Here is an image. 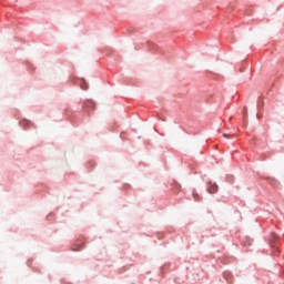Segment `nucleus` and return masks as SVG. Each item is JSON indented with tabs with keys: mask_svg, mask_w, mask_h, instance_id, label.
<instances>
[{
	"mask_svg": "<svg viewBox=\"0 0 284 284\" xmlns=\"http://www.w3.org/2000/svg\"><path fill=\"white\" fill-rule=\"evenodd\" d=\"M207 192L209 194H216V192H219V185L216 183L209 182Z\"/></svg>",
	"mask_w": 284,
	"mask_h": 284,
	"instance_id": "nucleus-1",
	"label": "nucleus"
},
{
	"mask_svg": "<svg viewBox=\"0 0 284 284\" xmlns=\"http://www.w3.org/2000/svg\"><path fill=\"white\" fill-rule=\"evenodd\" d=\"M83 108H94V102L92 100H88L87 102H84Z\"/></svg>",
	"mask_w": 284,
	"mask_h": 284,
	"instance_id": "nucleus-2",
	"label": "nucleus"
},
{
	"mask_svg": "<svg viewBox=\"0 0 284 284\" xmlns=\"http://www.w3.org/2000/svg\"><path fill=\"white\" fill-rule=\"evenodd\" d=\"M80 88L81 90H88V83H85L84 81H81Z\"/></svg>",
	"mask_w": 284,
	"mask_h": 284,
	"instance_id": "nucleus-3",
	"label": "nucleus"
},
{
	"mask_svg": "<svg viewBox=\"0 0 284 284\" xmlns=\"http://www.w3.org/2000/svg\"><path fill=\"white\" fill-rule=\"evenodd\" d=\"M73 252H79V250H81V246L77 245L75 247L72 248Z\"/></svg>",
	"mask_w": 284,
	"mask_h": 284,
	"instance_id": "nucleus-4",
	"label": "nucleus"
},
{
	"mask_svg": "<svg viewBox=\"0 0 284 284\" xmlns=\"http://www.w3.org/2000/svg\"><path fill=\"white\" fill-rule=\"evenodd\" d=\"M193 196H194V199H197V197H199V194L193 193Z\"/></svg>",
	"mask_w": 284,
	"mask_h": 284,
	"instance_id": "nucleus-5",
	"label": "nucleus"
},
{
	"mask_svg": "<svg viewBox=\"0 0 284 284\" xmlns=\"http://www.w3.org/2000/svg\"><path fill=\"white\" fill-rule=\"evenodd\" d=\"M225 139H227L229 136H232V135H230V134H224L223 135Z\"/></svg>",
	"mask_w": 284,
	"mask_h": 284,
	"instance_id": "nucleus-6",
	"label": "nucleus"
},
{
	"mask_svg": "<svg viewBox=\"0 0 284 284\" xmlns=\"http://www.w3.org/2000/svg\"><path fill=\"white\" fill-rule=\"evenodd\" d=\"M272 236H273V239H276V237H277V235H276L275 233H273Z\"/></svg>",
	"mask_w": 284,
	"mask_h": 284,
	"instance_id": "nucleus-7",
	"label": "nucleus"
}]
</instances>
